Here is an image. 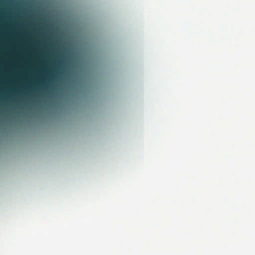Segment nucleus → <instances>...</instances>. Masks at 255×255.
<instances>
[{"label":"nucleus","instance_id":"f257e3e1","mask_svg":"<svg viewBox=\"0 0 255 255\" xmlns=\"http://www.w3.org/2000/svg\"><path fill=\"white\" fill-rule=\"evenodd\" d=\"M71 113H0L6 114L9 117L14 118V121L17 124H34L44 123L45 119L51 117L63 116Z\"/></svg>","mask_w":255,"mask_h":255}]
</instances>
